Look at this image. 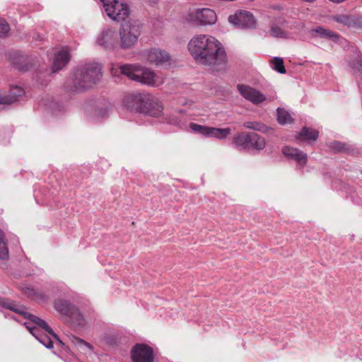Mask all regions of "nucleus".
Returning <instances> with one entry per match:
<instances>
[{
    "label": "nucleus",
    "mask_w": 362,
    "mask_h": 362,
    "mask_svg": "<svg viewBox=\"0 0 362 362\" xmlns=\"http://www.w3.org/2000/svg\"><path fill=\"white\" fill-rule=\"evenodd\" d=\"M188 50L194 61L212 71L223 69L228 58L223 45L214 37L196 35L188 42Z\"/></svg>",
    "instance_id": "1"
},
{
    "label": "nucleus",
    "mask_w": 362,
    "mask_h": 362,
    "mask_svg": "<svg viewBox=\"0 0 362 362\" xmlns=\"http://www.w3.org/2000/svg\"><path fill=\"white\" fill-rule=\"evenodd\" d=\"M102 66L98 63H90L78 67L66 82V88L71 90H86L97 83L102 76Z\"/></svg>",
    "instance_id": "2"
},
{
    "label": "nucleus",
    "mask_w": 362,
    "mask_h": 362,
    "mask_svg": "<svg viewBox=\"0 0 362 362\" xmlns=\"http://www.w3.org/2000/svg\"><path fill=\"white\" fill-rule=\"evenodd\" d=\"M124 106L137 112L144 113L152 117H158L162 111V105L153 96L148 94L129 95L124 99Z\"/></svg>",
    "instance_id": "3"
},
{
    "label": "nucleus",
    "mask_w": 362,
    "mask_h": 362,
    "mask_svg": "<svg viewBox=\"0 0 362 362\" xmlns=\"http://www.w3.org/2000/svg\"><path fill=\"white\" fill-rule=\"evenodd\" d=\"M119 71L132 81H138L151 86H159L163 83V78L157 76L155 73L148 69L142 68L136 64H124L118 69H112V74L115 75Z\"/></svg>",
    "instance_id": "4"
},
{
    "label": "nucleus",
    "mask_w": 362,
    "mask_h": 362,
    "mask_svg": "<svg viewBox=\"0 0 362 362\" xmlns=\"http://www.w3.org/2000/svg\"><path fill=\"white\" fill-rule=\"evenodd\" d=\"M141 33V25L138 21L130 19L122 24L119 30V47L124 50L134 49Z\"/></svg>",
    "instance_id": "5"
},
{
    "label": "nucleus",
    "mask_w": 362,
    "mask_h": 362,
    "mask_svg": "<svg viewBox=\"0 0 362 362\" xmlns=\"http://www.w3.org/2000/svg\"><path fill=\"white\" fill-rule=\"evenodd\" d=\"M107 16L113 21L126 20L129 14V6L119 0H100Z\"/></svg>",
    "instance_id": "6"
},
{
    "label": "nucleus",
    "mask_w": 362,
    "mask_h": 362,
    "mask_svg": "<svg viewBox=\"0 0 362 362\" xmlns=\"http://www.w3.org/2000/svg\"><path fill=\"white\" fill-rule=\"evenodd\" d=\"M228 21L235 28L240 29L252 28L255 26L253 15L247 11H237L228 16Z\"/></svg>",
    "instance_id": "7"
},
{
    "label": "nucleus",
    "mask_w": 362,
    "mask_h": 362,
    "mask_svg": "<svg viewBox=\"0 0 362 362\" xmlns=\"http://www.w3.org/2000/svg\"><path fill=\"white\" fill-rule=\"evenodd\" d=\"M97 44L107 50H114L119 47L118 36L115 30L110 27L105 28L97 39Z\"/></svg>",
    "instance_id": "8"
},
{
    "label": "nucleus",
    "mask_w": 362,
    "mask_h": 362,
    "mask_svg": "<svg viewBox=\"0 0 362 362\" xmlns=\"http://www.w3.org/2000/svg\"><path fill=\"white\" fill-rule=\"evenodd\" d=\"M240 94L247 101L254 105H259L267 100L266 96L258 90L244 84L237 86Z\"/></svg>",
    "instance_id": "9"
},
{
    "label": "nucleus",
    "mask_w": 362,
    "mask_h": 362,
    "mask_svg": "<svg viewBox=\"0 0 362 362\" xmlns=\"http://www.w3.org/2000/svg\"><path fill=\"white\" fill-rule=\"evenodd\" d=\"M153 351L145 344H136L132 350V358L134 362H153Z\"/></svg>",
    "instance_id": "10"
},
{
    "label": "nucleus",
    "mask_w": 362,
    "mask_h": 362,
    "mask_svg": "<svg viewBox=\"0 0 362 362\" xmlns=\"http://www.w3.org/2000/svg\"><path fill=\"white\" fill-rule=\"evenodd\" d=\"M146 58L150 63L158 66L168 62L171 57L165 50L153 48L148 51Z\"/></svg>",
    "instance_id": "11"
},
{
    "label": "nucleus",
    "mask_w": 362,
    "mask_h": 362,
    "mask_svg": "<svg viewBox=\"0 0 362 362\" xmlns=\"http://www.w3.org/2000/svg\"><path fill=\"white\" fill-rule=\"evenodd\" d=\"M192 15L194 19L202 25H213L216 21V14L211 8L197 9Z\"/></svg>",
    "instance_id": "12"
},
{
    "label": "nucleus",
    "mask_w": 362,
    "mask_h": 362,
    "mask_svg": "<svg viewBox=\"0 0 362 362\" xmlns=\"http://www.w3.org/2000/svg\"><path fill=\"white\" fill-rule=\"evenodd\" d=\"M24 93V90L19 86L12 87L8 92L0 91V105H11Z\"/></svg>",
    "instance_id": "13"
},
{
    "label": "nucleus",
    "mask_w": 362,
    "mask_h": 362,
    "mask_svg": "<svg viewBox=\"0 0 362 362\" xmlns=\"http://www.w3.org/2000/svg\"><path fill=\"white\" fill-rule=\"evenodd\" d=\"M25 325L32 335L34 336L35 339L47 349H50L54 347L53 340H55V339L53 338L52 335L48 334L47 333H41L37 327L30 326L28 322H25Z\"/></svg>",
    "instance_id": "14"
},
{
    "label": "nucleus",
    "mask_w": 362,
    "mask_h": 362,
    "mask_svg": "<svg viewBox=\"0 0 362 362\" xmlns=\"http://www.w3.org/2000/svg\"><path fill=\"white\" fill-rule=\"evenodd\" d=\"M70 60V54L66 49H61L54 54L52 71L57 72L64 68Z\"/></svg>",
    "instance_id": "15"
},
{
    "label": "nucleus",
    "mask_w": 362,
    "mask_h": 362,
    "mask_svg": "<svg viewBox=\"0 0 362 362\" xmlns=\"http://www.w3.org/2000/svg\"><path fill=\"white\" fill-rule=\"evenodd\" d=\"M282 153L286 157L296 160L299 165H304L307 163V154L297 148L284 146Z\"/></svg>",
    "instance_id": "16"
},
{
    "label": "nucleus",
    "mask_w": 362,
    "mask_h": 362,
    "mask_svg": "<svg viewBox=\"0 0 362 362\" xmlns=\"http://www.w3.org/2000/svg\"><path fill=\"white\" fill-rule=\"evenodd\" d=\"M25 317L30 320L32 322L37 325L40 328H41L42 330H44L46 333L48 334H50L52 336L53 338L55 339V341L58 342L59 344H62V341L59 339V337L54 332L52 329L48 325V324L42 319L33 315L29 313L25 315Z\"/></svg>",
    "instance_id": "17"
},
{
    "label": "nucleus",
    "mask_w": 362,
    "mask_h": 362,
    "mask_svg": "<svg viewBox=\"0 0 362 362\" xmlns=\"http://www.w3.org/2000/svg\"><path fill=\"white\" fill-rule=\"evenodd\" d=\"M310 33L313 37L319 36L320 37L329 39L333 42H337L339 39V35L337 33L321 26H317L310 30Z\"/></svg>",
    "instance_id": "18"
},
{
    "label": "nucleus",
    "mask_w": 362,
    "mask_h": 362,
    "mask_svg": "<svg viewBox=\"0 0 362 362\" xmlns=\"http://www.w3.org/2000/svg\"><path fill=\"white\" fill-rule=\"evenodd\" d=\"M74 305L69 301L59 298L54 300V308L57 312L64 317H67L73 310Z\"/></svg>",
    "instance_id": "19"
},
{
    "label": "nucleus",
    "mask_w": 362,
    "mask_h": 362,
    "mask_svg": "<svg viewBox=\"0 0 362 362\" xmlns=\"http://www.w3.org/2000/svg\"><path fill=\"white\" fill-rule=\"evenodd\" d=\"M250 137L248 149L253 148L257 151H260L265 147L266 141L264 138L262 136H259L257 133L251 132L250 133Z\"/></svg>",
    "instance_id": "20"
},
{
    "label": "nucleus",
    "mask_w": 362,
    "mask_h": 362,
    "mask_svg": "<svg viewBox=\"0 0 362 362\" xmlns=\"http://www.w3.org/2000/svg\"><path fill=\"white\" fill-rule=\"evenodd\" d=\"M0 306L4 307L6 309L12 310L16 313L23 315L24 317L28 312L25 311V308L21 305H18L15 302L12 300H6L4 298H0Z\"/></svg>",
    "instance_id": "21"
},
{
    "label": "nucleus",
    "mask_w": 362,
    "mask_h": 362,
    "mask_svg": "<svg viewBox=\"0 0 362 362\" xmlns=\"http://www.w3.org/2000/svg\"><path fill=\"white\" fill-rule=\"evenodd\" d=\"M250 133L243 132L233 138V144L240 149H248Z\"/></svg>",
    "instance_id": "22"
},
{
    "label": "nucleus",
    "mask_w": 362,
    "mask_h": 362,
    "mask_svg": "<svg viewBox=\"0 0 362 362\" xmlns=\"http://www.w3.org/2000/svg\"><path fill=\"white\" fill-rule=\"evenodd\" d=\"M318 135L319 132L317 130L309 127H303L297 136V139L306 141H315L317 140Z\"/></svg>",
    "instance_id": "23"
},
{
    "label": "nucleus",
    "mask_w": 362,
    "mask_h": 362,
    "mask_svg": "<svg viewBox=\"0 0 362 362\" xmlns=\"http://www.w3.org/2000/svg\"><path fill=\"white\" fill-rule=\"evenodd\" d=\"M66 317L69 318L75 325L83 326L85 324V320L83 315L76 306L74 307L73 310H71L69 316Z\"/></svg>",
    "instance_id": "24"
},
{
    "label": "nucleus",
    "mask_w": 362,
    "mask_h": 362,
    "mask_svg": "<svg viewBox=\"0 0 362 362\" xmlns=\"http://www.w3.org/2000/svg\"><path fill=\"white\" fill-rule=\"evenodd\" d=\"M26 293L29 297L40 302H47L49 299V296L47 293L38 289L28 288Z\"/></svg>",
    "instance_id": "25"
},
{
    "label": "nucleus",
    "mask_w": 362,
    "mask_h": 362,
    "mask_svg": "<svg viewBox=\"0 0 362 362\" xmlns=\"http://www.w3.org/2000/svg\"><path fill=\"white\" fill-rule=\"evenodd\" d=\"M277 112V121L281 125L291 124L293 119L290 113L284 108L279 107Z\"/></svg>",
    "instance_id": "26"
},
{
    "label": "nucleus",
    "mask_w": 362,
    "mask_h": 362,
    "mask_svg": "<svg viewBox=\"0 0 362 362\" xmlns=\"http://www.w3.org/2000/svg\"><path fill=\"white\" fill-rule=\"evenodd\" d=\"M190 129L196 133H199L203 136L211 137V127H206L191 122L189 124Z\"/></svg>",
    "instance_id": "27"
},
{
    "label": "nucleus",
    "mask_w": 362,
    "mask_h": 362,
    "mask_svg": "<svg viewBox=\"0 0 362 362\" xmlns=\"http://www.w3.org/2000/svg\"><path fill=\"white\" fill-rule=\"evenodd\" d=\"M231 131L230 128H216L211 127V137H214L218 139H223L226 138Z\"/></svg>",
    "instance_id": "28"
},
{
    "label": "nucleus",
    "mask_w": 362,
    "mask_h": 362,
    "mask_svg": "<svg viewBox=\"0 0 362 362\" xmlns=\"http://www.w3.org/2000/svg\"><path fill=\"white\" fill-rule=\"evenodd\" d=\"M243 127L247 129H250L261 132H266L267 130V126L261 122H246L243 124Z\"/></svg>",
    "instance_id": "29"
},
{
    "label": "nucleus",
    "mask_w": 362,
    "mask_h": 362,
    "mask_svg": "<svg viewBox=\"0 0 362 362\" xmlns=\"http://www.w3.org/2000/svg\"><path fill=\"white\" fill-rule=\"evenodd\" d=\"M272 69L279 74H285L286 72L284 60L281 57H274L272 61Z\"/></svg>",
    "instance_id": "30"
},
{
    "label": "nucleus",
    "mask_w": 362,
    "mask_h": 362,
    "mask_svg": "<svg viewBox=\"0 0 362 362\" xmlns=\"http://www.w3.org/2000/svg\"><path fill=\"white\" fill-rule=\"evenodd\" d=\"M8 257V250L4 241V233L0 229V259H4Z\"/></svg>",
    "instance_id": "31"
},
{
    "label": "nucleus",
    "mask_w": 362,
    "mask_h": 362,
    "mask_svg": "<svg viewBox=\"0 0 362 362\" xmlns=\"http://www.w3.org/2000/svg\"><path fill=\"white\" fill-rule=\"evenodd\" d=\"M333 20L336 22L343 24L344 25L351 26L353 24L351 18L346 15H336L332 17Z\"/></svg>",
    "instance_id": "32"
},
{
    "label": "nucleus",
    "mask_w": 362,
    "mask_h": 362,
    "mask_svg": "<svg viewBox=\"0 0 362 362\" xmlns=\"http://www.w3.org/2000/svg\"><path fill=\"white\" fill-rule=\"evenodd\" d=\"M270 35L274 37L281 38H286L288 36L287 33L277 25H274L271 28Z\"/></svg>",
    "instance_id": "33"
},
{
    "label": "nucleus",
    "mask_w": 362,
    "mask_h": 362,
    "mask_svg": "<svg viewBox=\"0 0 362 362\" xmlns=\"http://www.w3.org/2000/svg\"><path fill=\"white\" fill-rule=\"evenodd\" d=\"M10 30L8 23L3 18H0V37L5 36Z\"/></svg>",
    "instance_id": "34"
},
{
    "label": "nucleus",
    "mask_w": 362,
    "mask_h": 362,
    "mask_svg": "<svg viewBox=\"0 0 362 362\" xmlns=\"http://www.w3.org/2000/svg\"><path fill=\"white\" fill-rule=\"evenodd\" d=\"M350 66L360 74H362V59L361 57L358 56L355 61L350 62Z\"/></svg>",
    "instance_id": "35"
},
{
    "label": "nucleus",
    "mask_w": 362,
    "mask_h": 362,
    "mask_svg": "<svg viewBox=\"0 0 362 362\" xmlns=\"http://www.w3.org/2000/svg\"><path fill=\"white\" fill-rule=\"evenodd\" d=\"M330 148L335 151L341 152L346 151L345 144L339 141H334L330 144Z\"/></svg>",
    "instance_id": "36"
},
{
    "label": "nucleus",
    "mask_w": 362,
    "mask_h": 362,
    "mask_svg": "<svg viewBox=\"0 0 362 362\" xmlns=\"http://www.w3.org/2000/svg\"><path fill=\"white\" fill-rule=\"evenodd\" d=\"M108 114V109L107 107L102 109L100 110H98L97 112V115L101 116L102 117H105L107 116Z\"/></svg>",
    "instance_id": "37"
},
{
    "label": "nucleus",
    "mask_w": 362,
    "mask_h": 362,
    "mask_svg": "<svg viewBox=\"0 0 362 362\" xmlns=\"http://www.w3.org/2000/svg\"><path fill=\"white\" fill-rule=\"evenodd\" d=\"M353 23L362 26V16L357 18L356 21H353Z\"/></svg>",
    "instance_id": "38"
},
{
    "label": "nucleus",
    "mask_w": 362,
    "mask_h": 362,
    "mask_svg": "<svg viewBox=\"0 0 362 362\" xmlns=\"http://www.w3.org/2000/svg\"><path fill=\"white\" fill-rule=\"evenodd\" d=\"M80 343L82 344H84L85 346H86L89 349H92V346L89 343L85 341L84 340L80 339Z\"/></svg>",
    "instance_id": "39"
},
{
    "label": "nucleus",
    "mask_w": 362,
    "mask_h": 362,
    "mask_svg": "<svg viewBox=\"0 0 362 362\" xmlns=\"http://www.w3.org/2000/svg\"><path fill=\"white\" fill-rule=\"evenodd\" d=\"M170 124H176V121L172 120L169 122Z\"/></svg>",
    "instance_id": "40"
}]
</instances>
